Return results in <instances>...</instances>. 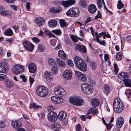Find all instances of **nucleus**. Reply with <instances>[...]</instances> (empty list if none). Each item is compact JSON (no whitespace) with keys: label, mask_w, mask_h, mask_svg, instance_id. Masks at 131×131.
Listing matches in <instances>:
<instances>
[{"label":"nucleus","mask_w":131,"mask_h":131,"mask_svg":"<svg viewBox=\"0 0 131 131\" xmlns=\"http://www.w3.org/2000/svg\"><path fill=\"white\" fill-rule=\"evenodd\" d=\"M75 63L78 69L81 71H85L87 69V65L84 60L80 57L76 56L74 58Z\"/></svg>","instance_id":"nucleus-1"},{"label":"nucleus","mask_w":131,"mask_h":131,"mask_svg":"<svg viewBox=\"0 0 131 131\" xmlns=\"http://www.w3.org/2000/svg\"><path fill=\"white\" fill-rule=\"evenodd\" d=\"M113 108L114 111L116 113H120L123 109V104L118 97H116L114 100Z\"/></svg>","instance_id":"nucleus-2"},{"label":"nucleus","mask_w":131,"mask_h":131,"mask_svg":"<svg viewBox=\"0 0 131 131\" xmlns=\"http://www.w3.org/2000/svg\"><path fill=\"white\" fill-rule=\"evenodd\" d=\"M37 94L39 96L45 97L46 96L48 93V90L45 86H40L37 88L36 91Z\"/></svg>","instance_id":"nucleus-3"},{"label":"nucleus","mask_w":131,"mask_h":131,"mask_svg":"<svg viewBox=\"0 0 131 131\" xmlns=\"http://www.w3.org/2000/svg\"><path fill=\"white\" fill-rule=\"evenodd\" d=\"M81 89L82 92L86 95H89L93 93V89L90 84L86 83H83L81 86Z\"/></svg>","instance_id":"nucleus-4"},{"label":"nucleus","mask_w":131,"mask_h":131,"mask_svg":"<svg viewBox=\"0 0 131 131\" xmlns=\"http://www.w3.org/2000/svg\"><path fill=\"white\" fill-rule=\"evenodd\" d=\"M69 100L70 103L75 105L80 106L83 105L84 103V101L79 97H70Z\"/></svg>","instance_id":"nucleus-5"},{"label":"nucleus","mask_w":131,"mask_h":131,"mask_svg":"<svg viewBox=\"0 0 131 131\" xmlns=\"http://www.w3.org/2000/svg\"><path fill=\"white\" fill-rule=\"evenodd\" d=\"M80 14V11L78 8L73 7L70 9L66 13V14L68 16L76 17Z\"/></svg>","instance_id":"nucleus-6"},{"label":"nucleus","mask_w":131,"mask_h":131,"mask_svg":"<svg viewBox=\"0 0 131 131\" xmlns=\"http://www.w3.org/2000/svg\"><path fill=\"white\" fill-rule=\"evenodd\" d=\"M54 93L56 96L58 97L64 96L66 95V92L60 86H57L55 88Z\"/></svg>","instance_id":"nucleus-7"},{"label":"nucleus","mask_w":131,"mask_h":131,"mask_svg":"<svg viewBox=\"0 0 131 131\" xmlns=\"http://www.w3.org/2000/svg\"><path fill=\"white\" fill-rule=\"evenodd\" d=\"M24 71V68L21 65L17 64L14 66L12 69L13 72L15 74L22 73Z\"/></svg>","instance_id":"nucleus-8"},{"label":"nucleus","mask_w":131,"mask_h":131,"mask_svg":"<svg viewBox=\"0 0 131 131\" xmlns=\"http://www.w3.org/2000/svg\"><path fill=\"white\" fill-rule=\"evenodd\" d=\"M48 119L49 121L51 122L56 121L58 119V116L57 113L53 111L50 112L48 113Z\"/></svg>","instance_id":"nucleus-9"},{"label":"nucleus","mask_w":131,"mask_h":131,"mask_svg":"<svg viewBox=\"0 0 131 131\" xmlns=\"http://www.w3.org/2000/svg\"><path fill=\"white\" fill-rule=\"evenodd\" d=\"M23 45L25 48L27 50L31 52L34 48V45L30 42L25 41L23 42Z\"/></svg>","instance_id":"nucleus-10"},{"label":"nucleus","mask_w":131,"mask_h":131,"mask_svg":"<svg viewBox=\"0 0 131 131\" xmlns=\"http://www.w3.org/2000/svg\"><path fill=\"white\" fill-rule=\"evenodd\" d=\"M72 73L70 70H66L63 72L62 74L63 78L65 80H69L72 78Z\"/></svg>","instance_id":"nucleus-11"},{"label":"nucleus","mask_w":131,"mask_h":131,"mask_svg":"<svg viewBox=\"0 0 131 131\" xmlns=\"http://www.w3.org/2000/svg\"><path fill=\"white\" fill-rule=\"evenodd\" d=\"M105 35V32H102L99 34H98L97 32H95V35L96 36V41L103 45H104L105 44V42L104 40L103 41H101L100 40L99 38L102 37L103 35Z\"/></svg>","instance_id":"nucleus-12"},{"label":"nucleus","mask_w":131,"mask_h":131,"mask_svg":"<svg viewBox=\"0 0 131 131\" xmlns=\"http://www.w3.org/2000/svg\"><path fill=\"white\" fill-rule=\"evenodd\" d=\"M35 23L37 26L41 27L45 23V19L42 17H38L34 20Z\"/></svg>","instance_id":"nucleus-13"},{"label":"nucleus","mask_w":131,"mask_h":131,"mask_svg":"<svg viewBox=\"0 0 131 131\" xmlns=\"http://www.w3.org/2000/svg\"><path fill=\"white\" fill-rule=\"evenodd\" d=\"M75 3V0H69L62 1L61 2V4L64 7H67L74 4Z\"/></svg>","instance_id":"nucleus-14"},{"label":"nucleus","mask_w":131,"mask_h":131,"mask_svg":"<svg viewBox=\"0 0 131 131\" xmlns=\"http://www.w3.org/2000/svg\"><path fill=\"white\" fill-rule=\"evenodd\" d=\"M52 102L55 104H59L63 103L64 100L62 98L55 96H52L51 98Z\"/></svg>","instance_id":"nucleus-15"},{"label":"nucleus","mask_w":131,"mask_h":131,"mask_svg":"<svg viewBox=\"0 0 131 131\" xmlns=\"http://www.w3.org/2000/svg\"><path fill=\"white\" fill-rule=\"evenodd\" d=\"M13 126L16 130H17L21 126L20 122L18 120L13 121L12 122Z\"/></svg>","instance_id":"nucleus-16"},{"label":"nucleus","mask_w":131,"mask_h":131,"mask_svg":"<svg viewBox=\"0 0 131 131\" xmlns=\"http://www.w3.org/2000/svg\"><path fill=\"white\" fill-rule=\"evenodd\" d=\"M43 77L48 81H51L53 79L52 75L50 72L48 71H46L44 72Z\"/></svg>","instance_id":"nucleus-17"},{"label":"nucleus","mask_w":131,"mask_h":131,"mask_svg":"<svg viewBox=\"0 0 131 131\" xmlns=\"http://www.w3.org/2000/svg\"><path fill=\"white\" fill-rule=\"evenodd\" d=\"M29 72L31 73H34L36 71L37 68L35 64L33 62H31L28 66Z\"/></svg>","instance_id":"nucleus-18"},{"label":"nucleus","mask_w":131,"mask_h":131,"mask_svg":"<svg viewBox=\"0 0 131 131\" xmlns=\"http://www.w3.org/2000/svg\"><path fill=\"white\" fill-rule=\"evenodd\" d=\"M124 122V120L123 117H119L117 119L116 124L117 127L118 128H121Z\"/></svg>","instance_id":"nucleus-19"},{"label":"nucleus","mask_w":131,"mask_h":131,"mask_svg":"<svg viewBox=\"0 0 131 131\" xmlns=\"http://www.w3.org/2000/svg\"><path fill=\"white\" fill-rule=\"evenodd\" d=\"M118 77L123 81L128 78H129V76L127 73L125 72L120 73L118 75Z\"/></svg>","instance_id":"nucleus-20"},{"label":"nucleus","mask_w":131,"mask_h":131,"mask_svg":"<svg viewBox=\"0 0 131 131\" xmlns=\"http://www.w3.org/2000/svg\"><path fill=\"white\" fill-rule=\"evenodd\" d=\"M88 9L89 12L90 13L93 14L96 12L97 9L95 5L93 4H91L88 6Z\"/></svg>","instance_id":"nucleus-21"},{"label":"nucleus","mask_w":131,"mask_h":131,"mask_svg":"<svg viewBox=\"0 0 131 131\" xmlns=\"http://www.w3.org/2000/svg\"><path fill=\"white\" fill-rule=\"evenodd\" d=\"M51 127L52 129L54 130V131H60L57 130L60 129L61 128V126L59 123L54 122L52 123Z\"/></svg>","instance_id":"nucleus-22"},{"label":"nucleus","mask_w":131,"mask_h":131,"mask_svg":"<svg viewBox=\"0 0 131 131\" xmlns=\"http://www.w3.org/2000/svg\"><path fill=\"white\" fill-rule=\"evenodd\" d=\"M76 49L84 53L86 52V49L85 46L78 44L77 45Z\"/></svg>","instance_id":"nucleus-23"},{"label":"nucleus","mask_w":131,"mask_h":131,"mask_svg":"<svg viewBox=\"0 0 131 131\" xmlns=\"http://www.w3.org/2000/svg\"><path fill=\"white\" fill-rule=\"evenodd\" d=\"M58 56L63 59H67L68 58L67 55L63 51L60 50L58 52Z\"/></svg>","instance_id":"nucleus-24"},{"label":"nucleus","mask_w":131,"mask_h":131,"mask_svg":"<svg viewBox=\"0 0 131 131\" xmlns=\"http://www.w3.org/2000/svg\"><path fill=\"white\" fill-rule=\"evenodd\" d=\"M48 24L49 27L51 28H53L57 26V22L55 20L51 19L49 21Z\"/></svg>","instance_id":"nucleus-25"},{"label":"nucleus","mask_w":131,"mask_h":131,"mask_svg":"<svg viewBox=\"0 0 131 131\" xmlns=\"http://www.w3.org/2000/svg\"><path fill=\"white\" fill-rule=\"evenodd\" d=\"M67 114L64 111H61L59 113L58 117L60 120H63L66 117Z\"/></svg>","instance_id":"nucleus-26"},{"label":"nucleus","mask_w":131,"mask_h":131,"mask_svg":"<svg viewBox=\"0 0 131 131\" xmlns=\"http://www.w3.org/2000/svg\"><path fill=\"white\" fill-rule=\"evenodd\" d=\"M91 102L92 105L94 106H98L100 103V100L96 98L92 99Z\"/></svg>","instance_id":"nucleus-27"},{"label":"nucleus","mask_w":131,"mask_h":131,"mask_svg":"<svg viewBox=\"0 0 131 131\" xmlns=\"http://www.w3.org/2000/svg\"><path fill=\"white\" fill-rule=\"evenodd\" d=\"M56 61L59 66L63 68L65 67V63L64 61L59 58H57Z\"/></svg>","instance_id":"nucleus-28"},{"label":"nucleus","mask_w":131,"mask_h":131,"mask_svg":"<svg viewBox=\"0 0 131 131\" xmlns=\"http://www.w3.org/2000/svg\"><path fill=\"white\" fill-rule=\"evenodd\" d=\"M9 14V11L6 10L2 6H0V14L3 15H7Z\"/></svg>","instance_id":"nucleus-29"},{"label":"nucleus","mask_w":131,"mask_h":131,"mask_svg":"<svg viewBox=\"0 0 131 131\" xmlns=\"http://www.w3.org/2000/svg\"><path fill=\"white\" fill-rule=\"evenodd\" d=\"M45 49V47L43 44H39L38 46L37 50L39 52H42L44 51Z\"/></svg>","instance_id":"nucleus-30"},{"label":"nucleus","mask_w":131,"mask_h":131,"mask_svg":"<svg viewBox=\"0 0 131 131\" xmlns=\"http://www.w3.org/2000/svg\"><path fill=\"white\" fill-rule=\"evenodd\" d=\"M4 34L6 35L10 36L13 34V31L10 29H6L4 32Z\"/></svg>","instance_id":"nucleus-31"},{"label":"nucleus","mask_w":131,"mask_h":131,"mask_svg":"<svg viewBox=\"0 0 131 131\" xmlns=\"http://www.w3.org/2000/svg\"><path fill=\"white\" fill-rule=\"evenodd\" d=\"M48 61L49 64L53 67L56 65V63L55 60L51 58H49L48 60Z\"/></svg>","instance_id":"nucleus-32"},{"label":"nucleus","mask_w":131,"mask_h":131,"mask_svg":"<svg viewBox=\"0 0 131 131\" xmlns=\"http://www.w3.org/2000/svg\"><path fill=\"white\" fill-rule=\"evenodd\" d=\"M124 82L125 86L131 87V80L129 79V78H128Z\"/></svg>","instance_id":"nucleus-33"},{"label":"nucleus","mask_w":131,"mask_h":131,"mask_svg":"<svg viewBox=\"0 0 131 131\" xmlns=\"http://www.w3.org/2000/svg\"><path fill=\"white\" fill-rule=\"evenodd\" d=\"M104 92L107 95L110 92V88L106 84H105L104 85Z\"/></svg>","instance_id":"nucleus-34"},{"label":"nucleus","mask_w":131,"mask_h":131,"mask_svg":"<svg viewBox=\"0 0 131 131\" xmlns=\"http://www.w3.org/2000/svg\"><path fill=\"white\" fill-rule=\"evenodd\" d=\"M90 111V112L94 114H96L98 113L97 109L94 107H91Z\"/></svg>","instance_id":"nucleus-35"},{"label":"nucleus","mask_w":131,"mask_h":131,"mask_svg":"<svg viewBox=\"0 0 131 131\" xmlns=\"http://www.w3.org/2000/svg\"><path fill=\"white\" fill-rule=\"evenodd\" d=\"M40 107L42 108V107L41 106L38 105L37 103H35L30 104L29 107L30 109L34 108L37 109Z\"/></svg>","instance_id":"nucleus-36"},{"label":"nucleus","mask_w":131,"mask_h":131,"mask_svg":"<svg viewBox=\"0 0 131 131\" xmlns=\"http://www.w3.org/2000/svg\"><path fill=\"white\" fill-rule=\"evenodd\" d=\"M90 68L93 70H95L97 68V65L94 62H91L90 64Z\"/></svg>","instance_id":"nucleus-37"},{"label":"nucleus","mask_w":131,"mask_h":131,"mask_svg":"<svg viewBox=\"0 0 131 131\" xmlns=\"http://www.w3.org/2000/svg\"><path fill=\"white\" fill-rule=\"evenodd\" d=\"M124 6L123 4L122 3L121 0H118V1L117 7L118 9L120 10L123 8Z\"/></svg>","instance_id":"nucleus-38"},{"label":"nucleus","mask_w":131,"mask_h":131,"mask_svg":"<svg viewBox=\"0 0 131 131\" xmlns=\"http://www.w3.org/2000/svg\"><path fill=\"white\" fill-rule=\"evenodd\" d=\"M51 72L53 74H57L58 72V69L56 66L53 67L51 69Z\"/></svg>","instance_id":"nucleus-39"},{"label":"nucleus","mask_w":131,"mask_h":131,"mask_svg":"<svg viewBox=\"0 0 131 131\" xmlns=\"http://www.w3.org/2000/svg\"><path fill=\"white\" fill-rule=\"evenodd\" d=\"M7 69L3 64H0V72L2 73H5Z\"/></svg>","instance_id":"nucleus-40"},{"label":"nucleus","mask_w":131,"mask_h":131,"mask_svg":"<svg viewBox=\"0 0 131 131\" xmlns=\"http://www.w3.org/2000/svg\"><path fill=\"white\" fill-rule=\"evenodd\" d=\"M6 84L7 87L9 88L12 87L13 85L12 82L9 80H8L7 81Z\"/></svg>","instance_id":"nucleus-41"},{"label":"nucleus","mask_w":131,"mask_h":131,"mask_svg":"<svg viewBox=\"0 0 131 131\" xmlns=\"http://www.w3.org/2000/svg\"><path fill=\"white\" fill-rule=\"evenodd\" d=\"M79 80L83 81L86 82L87 80V78L86 76L82 73L81 76L79 78Z\"/></svg>","instance_id":"nucleus-42"},{"label":"nucleus","mask_w":131,"mask_h":131,"mask_svg":"<svg viewBox=\"0 0 131 131\" xmlns=\"http://www.w3.org/2000/svg\"><path fill=\"white\" fill-rule=\"evenodd\" d=\"M75 73L76 77L79 79V78L81 76L82 73L77 71H75Z\"/></svg>","instance_id":"nucleus-43"},{"label":"nucleus","mask_w":131,"mask_h":131,"mask_svg":"<svg viewBox=\"0 0 131 131\" xmlns=\"http://www.w3.org/2000/svg\"><path fill=\"white\" fill-rule=\"evenodd\" d=\"M52 31L54 34L57 35H60L61 33V31L59 29L53 30Z\"/></svg>","instance_id":"nucleus-44"},{"label":"nucleus","mask_w":131,"mask_h":131,"mask_svg":"<svg viewBox=\"0 0 131 131\" xmlns=\"http://www.w3.org/2000/svg\"><path fill=\"white\" fill-rule=\"evenodd\" d=\"M101 1H102L103 4H104V0H98L97 1V5L98 8H101L102 6V2Z\"/></svg>","instance_id":"nucleus-45"},{"label":"nucleus","mask_w":131,"mask_h":131,"mask_svg":"<svg viewBox=\"0 0 131 131\" xmlns=\"http://www.w3.org/2000/svg\"><path fill=\"white\" fill-rule=\"evenodd\" d=\"M7 79L6 75L0 74V80L3 81Z\"/></svg>","instance_id":"nucleus-46"},{"label":"nucleus","mask_w":131,"mask_h":131,"mask_svg":"<svg viewBox=\"0 0 131 131\" xmlns=\"http://www.w3.org/2000/svg\"><path fill=\"white\" fill-rule=\"evenodd\" d=\"M80 5L81 7H85L86 5V3L85 0H80L79 2Z\"/></svg>","instance_id":"nucleus-47"},{"label":"nucleus","mask_w":131,"mask_h":131,"mask_svg":"<svg viewBox=\"0 0 131 131\" xmlns=\"http://www.w3.org/2000/svg\"><path fill=\"white\" fill-rule=\"evenodd\" d=\"M122 54L121 52H119L116 54V59L117 60H119L122 58Z\"/></svg>","instance_id":"nucleus-48"},{"label":"nucleus","mask_w":131,"mask_h":131,"mask_svg":"<svg viewBox=\"0 0 131 131\" xmlns=\"http://www.w3.org/2000/svg\"><path fill=\"white\" fill-rule=\"evenodd\" d=\"M60 25L62 27H64L66 25V24L65 21L63 20H61L60 21Z\"/></svg>","instance_id":"nucleus-49"},{"label":"nucleus","mask_w":131,"mask_h":131,"mask_svg":"<svg viewBox=\"0 0 131 131\" xmlns=\"http://www.w3.org/2000/svg\"><path fill=\"white\" fill-rule=\"evenodd\" d=\"M114 72L115 73L117 74L118 73V71L119 70L117 65L116 64H114Z\"/></svg>","instance_id":"nucleus-50"},{"label":"nucleus","mask_w":131,"mask_h":131,"mask_svg":"<svg viewBox=\"0 0 131 131\" xmlns=\"http://www.w3.org/2000/svg\"><path fill=\"white\" fill-rule=\"evenodd\" d=\"M76 131H81L82 128L80 124L77 125L75 127Z\"/></svg>","instance_id":"nucleus-51"},{"label":"nucleus","mask_w":131,"mask_h":131,"mask_svg":"<svg viewBox=\"0 0 131 131\" xmlns=\"http://www.w3.org/2000/svg\"><path fill=\"white\" fill-rule=\"evenodd\" d=\"M57 41L55 39L51 40L50 41V45L52 46H54L56 44Z\"/></svg>","instance_id":"nucleus-52"},{"label":"nucleus","mask_w":131,"mask_h":131,"mask_svg":"<svg viewBox=\"0 0 131 131\" xmlns=\"http://www.w3.org/2000/svg\"><path fill=\"white\" fill-rule=\"evenodd\" d=\"M47 109L48 111H51L54 110V107L52 105H50L47 107Z\"/></svg>","instance_id":"nucleus-53"},{"label":"nucleus","mask_w":131,"mask_h":131,"mask_svg":"<svg viewBox=\"0 0 131 131\" xmlns=\"http://www.w3.org/2000/svg\"><path fill=\"white\" fill-rule=\"evenodd\" d=\"M10 8L13 10L15 11H16L17 10L18 7L15 5H11L10 6Z\"/></svg>","instance_id":"nucleus-54"},{"label":"nucleus","mask_w":131,"mask_h":131,"mask_svg":"<svg viewBox=\"0 0 131 131\" xmlns=\"http://www.w3.org/2000/svg\"><path fill=\"white\" fill-rule=\"evenodd\" d=\"M71 37L72 40L74 42H77L78 41L77 37H75L74 35H71Z\"/></svg>","instance_id":"nucleus-55"},{"label":"nucleus","mask_w":131,"mask_h":131,"mask_svg":"<svg viewBox=\"0 0 131 131\" xmlns=\"http://www.w3.org/2000/svg\"><path fill=\"white\" fill-rule=\"evenodd\" d=\"M67 63L68 65L70 67H72L73 66V61L70 60H68Z\"/></svg>","instance_id":"nucleus-56"},{"label":"nucleus","mask_w":131,"mask_h":131,"mask_svg":"<svg viewBox=\"0 0 131 131\" xmlns=\"http://www.w3.org/2000/svg\"><path fill=\"white\" fill-rule=\"evenodd\" d=\"M33 41L36 43L39 42L40 41V40L37 37H33L32 38Z\"/></svg>","instance_id":"nucleus-57"},{"label":"nucleus","mask_w":131,"mask_h":131,"mask_svg":"<svg viewBox=\"0 0 131 131\" xmlns=\"http://www.w3.org/2000/svg\"><path fill=\"white\" fill-rule=\"evenodd\" d=\"M62 10V8L60 7L55 8L56 13H58L60 12Z\"/></svg>","instance_id":"nucleus-58"},{"label":"nucleus","mask_w":131,"mask_h":131,"mask_svg":"<svg viewBox=\"0 0 131 131\" xmlns=\"http://www.w3.org/2000/svg\"><path fill=\"white\" fill-rule=\"evenodd\" d=\"M5 126V122L2 121H0V128H3Z\"/></svg>","instance_id":"nucleus-59"},{"label":"nucleus","mask_w":131,"mask_h":131,"mask_svg":"<svg viewBox=\"0 0 131 131\" xmlns=\"http://www.w3.org/2000/svg\"><path fill=\"white\" fill-rule=\"evenodd\" d=\"M55 8L54 7H51L49 9V11L52 13H56Z\"/></svg>","instance_id":"nucleus-60"},{"label":"nucleus","mask_w":131,"mask_h":131,"mask_svg":"<svg viewBox=\"0 0 131 131\" xmlns=\"http://www.w3.org/2000/svg\"><path fill=\"white\" fill-rule=\"evenodd\" d=\"M28 28L25 24H24L22 27V30L23 31H26L27 30Z\"/></svg>","instance_id":"nucleus-61"},{"label":"nucleus","mask_w":131,"mask_h":131,"mask_svg":"<svg viewBox=\"0 0 131 131\" xmlns=\"http://www.w3.org/2000/svg\"><path fill=\"white\" fill-rule=\"evenodd\" d=\"M89 81L91 84L93 85H94L96 84V82L95 81L92 79H90Z\"/></svg>","instance_id":"nucleus-62"},{"label":"nucleus","mask_w":131,"mask_h":131,"mask_svg":"<svg viewBox=\"0 0 131 131\" xmlns=\"http://www.w3.org/2000/svg\"><path fill=\"white\" fill-rule=\"evenodd\" d=\"M104 58L105 60L107 61L108 60L109 55L108 54H105L104 55Z\"/></svg>","instance_id":"nucleus-63"},{"label":"nucleus","mask_w":131,"mask_h":131,"mask_svg":"<svg viewBox=\"0 0 131 131\" xmlns=\"http://www.w3.org/2000/svg\"><path fill=\"white\" fill-rule=\"evenodd\" d=\"M29 81L30 83V84L31 85L33 83L34 81V79L33 78H32L31 76H30L29 77Z\"/></svg>","instance_id":"nucleus-64"}]
</instances>
